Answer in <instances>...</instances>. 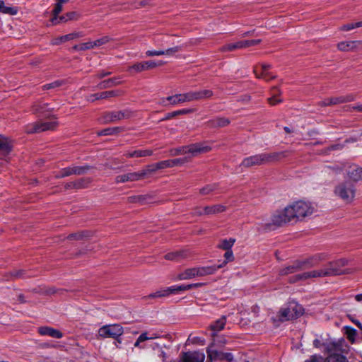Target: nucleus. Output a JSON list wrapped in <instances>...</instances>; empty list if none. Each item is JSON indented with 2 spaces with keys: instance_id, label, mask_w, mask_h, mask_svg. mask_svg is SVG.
<instances>
[{
  "instance_id": "nucleus-36",
  "label": "nucleus",
  "mask_w": 362,
  "mask_h": 362,
  "mask_svg": "<svg viewBox=\"0 0 362 362\" xmlns=\"http://www.w3.org/2000/svg\"><path fill=\"white\" fill-rule=\"evenodd\" d=\"M356 97L353 94H349L346 95H342L339 97L330 98L329 103H332V105H337L340 103H344L347 102L354 101Z\"/></svg>"
},
{
  "instance_id": "nucleus-30",
  "label": "nucleus",
  "mask_w": 362,
  "mask_h": 362,
  "mask_svg": "<svg viewBox=\"0 0 362 362\" xmlns=\"http://www.w3.org/2000/svg\"><path fill=\"white\" fill-rule=\"evenodd\" d=\"M171 168L170 160H162L154 164L148 165L146 167L148 173H154L156 170Z\"/></svg>"
},
{
  "instance_id": "nucleus-55",
  "label": "nucleus",
  "mask_w": 362,
  "mask_h": 362,
  "mask_svg": "<svg viewBox=\"0 0 362 362\" xmlns=\"http://www.w3.org/2000/svg\"><path fill=\"white\" fill-rule=\"evenodd\" d=\"M146 337L142 336L141 334L134 344V347L139 348L140 349H145V346L142 345L141 344L146 341Z\"/></svg>"
},
{
  "instance_id": "nucleus-42",
  "label": "nucleus",
  "mask_w": 362,
  "mask_h": 362,
  "mask_svg": "<svg viewBox=\"0 0 362 362\" xmlns=\"http://www.w3.org/2000/svg\"><path fill=\"white\" fill-rule=\"evenodd\" d=\"M218 188V184H209L199 189V194L202 195H208L213 194Z\"/></svg>"
},
{
  "instance_id": "nucleus-54",
  "label": "nucleus",
  "mask_w": 362,
  "mask_h": 362,
  "mask_svg": "<svg viewBox=\"0 0 362 362\" xmlns=\"http://www.w3.org/2000/svg\"><path fill=\"white\" fill-rule=\"evenodd\" d=\"M110 40V38L108 36H103L101 38L95 40L94 45H95L96 47H100L109 42Z\"/></svg>"
},
{
  "instance_id": "nucleus-26",
  "label": "nucleus",
  "mask_w": 362,
  "mask_h": 362,
  "mask_svg": "<svg viewBox=\"0 0 362 362\" xmlns=\"http://www.w3.org/2000/svg\"><path fill=\"white\" fill-rule=\"evenodd\" d=\"M38 332L42 336L47 335L56 339H61L63 337L62 332L50 327H40L38 328Z\"/></svg>"
},
{
  "instance_id": "nucleus-62",
  "label": "nucleus",
  "mask_w": 362,
  "mask_h": 362,
  "mask_svg": "<svg viewBox=\"0 0 362 362\" xmlns=\"http://www.w3.org/2000/svg\"><path fill=\"white\" fill-rule=\"evenodd\" d=\"M204 285H205L204 283L191 284L186 285V288H187V290H189V289H192V288H198V287L202 286Z\"/></svg>"
},
{
  "instance_id": "nucleus-9",
  "label": "nucleus",
  "mask_w": 362,
  "mask_h": 362,
  "mask_svg": "<svg viewBox=\"0 0 362 362\" xmlns=\"http://www.w3.org/2000/svg\"><path fill=\"white\" fill-rule=\"evenodd\" d=\"M123 333V327L118 324L104 325L101 327L98 332V337L103 339H117L118 337H120Z\"/></svg>"
},
{
  "instance_id": "nucleus-11",
  "label": "nucleus",
  "mask_w": 362,
  "mask_h": 362,
  "mask_svg": "<svg viewBox=\"0 0 362 362\" xmlns=\"http://www.w3.org/2000/svg\"><path fill=\"white\" fill-rule=\"evenodd\" d=\"M261 40H240L236 42L229 43L223 45L221 50L222 52H233L235 49H244L251 46H255L261 42Z\"/></svg>"
},
{
  "instance_id": "nucleus-19",
  "label": "nucleus",
  "mask_w": 362,
  "mask_h": 362,
  "mask_svg": "<svg viewBox=\"0 0 362 362\" xmlns=\"http://www.w3.org/2000/svg\"><path fill=\"white\" fill-rule=\"evenodd\" d=\"M164 64L163 61L156 62L154 61H146L144 62L136 63L129 67V71L141 72L148 69H153Z\"/></svg>"
},
{
  "instance_id": "nucleus-45",
  "label": "nucleus",
  "mask_w": 362,
  "mask_h": 362,
  "mask_svg": "<svg viewBox=\"0 0 362 362\" xmlns=\"http://www.w3.org/2000/svg\"><path fill=\"white\" fill-rule=\"evenodd\" d=\"M194 110L193 109H182L180 110H176L172 112H169L166 115V116L162 119V120H167L170 119L176 116L184 115V114H189L192 112Z\"/></svg>"
},
{
  "instance_id": "nucleus-53",
  "label": "nucleus",
  "mask_w": 362,
  "mask_h": 362,
  "mask_svg": "<svg viewBox=\"0 0 362 362\" xmlns=\"http://www.w3.org/2000/svg\"><path fill=\"white\" fill-rule=\"evenodd\" d=\"M172 156L184 155L187 153V146H181L175 149L171 150Z\"/></svg>"
},
{
  "instance_id": "nucleus-25",
  "label": "nucleus",
  "mask_w": 362,
  "mask_h": 362,
  "mask_svg": "<svg viewBox=\"0 0 362 362\" xmlns=\"http://www.w3.org/2000/svg\"><path fill=\"white\" fill-rule=\"evenodd\" d=\"M119 95V91L117 90H109L105 91L100 93H94L88 95L87 97V100L89 102H94L95 100L100 99H105L112 97H116Z\"/></svg>"
},
{
  "instance_id": "nucleus-59",
  "label": "nucleus",
  "mask_w": 362,
  "mask_h": 362,
  "mask_svg": "<svg viewBox=\"0 0 362 362\" xmlns=\"http://www.w3.org/2000/svg\"><path fill=\"white\" fill-rule=\"evenodd\" d=\"M147 57L160 56L164 55L163 49L160 50H148L146 52Z\"/></svg>"
},
{
  "instance_id": "nucleus-8",
  "label": "nucleus",
  "mask_w": 362,
  "mask_h": 362,
  "mask_svg": "<svg viewBox=\"0 0 362 362\" xmlns=\"http://www.w3.org/2000/svg\"><path fill=\"white\" fill-rule=\"evenodd\" d=\"M303 309L301 305L291 303L286 308H281L279 312V320L281 322L290 320L302 315Z\"/></svg>"
},
{
  "instance_id": "nucleus-22",
  "label": "nucleus",
  "mask_w": 362,
  "mask_h": 362,
  "mask_svg": "<svg viewBox=\"0 0 362 362\" xmlns=\"http://www.w3.org/2000/svg\"><path fill=\"white\" fill-rule=\"evenodd\" d=\"M204 354L200 351L185 352L181 356L182 362H204Z\"/></svg>"
},
{
  "instance_id": "nucleus-64",
  "label": "nucleus",
  "mask_w": 362,
  "mask_h": 362,
  "mask_svg": "<svg viewBox=\"0 0 362 362\" xmlns=\"http://www.w3.org/2000/svg\"><path fill=\"white\" fill-rule=\"evenodd\" d=\"M84 182H85V180H83V179H81V180L75 182L76 183L75 188L79 189V188L85 187L86 185L83 184Z\"/></svg>"
},
{
  "instance_id": "nucleus-18",
  "label": "nucleus",
  "mask_w": 362,
  "mask_h": 362,
  "mask_svg": "<svg viewBox=\"0 0 362 362\" xmlns=\"http://www.w3.org/2000/svg\"><path fill=\"white\" fill-rule=\"evenodd\" d=\"M166 101H169L173 105L186 102H192L190 92L176 94L175 95L168 96L166 98H163L160 103L163 105H167L165 103Z\"/></svg>"
},
{
  "instance_id": "nucleus-32",
  "label": "nucleus",
  "mask_w": 362,
  "mask_h": 362,
  "mask_svg": "<svg viewBox=\"0 0 362 362\" xmlns=\"http://www.w3.org/2000/svg\"><path fill=\"white\" fill-rule=\"evenodd\" d=\"M300 270H302L301 264L300 263L299 261H296V262H293L292 265H289L288 267H286L281 269L279 271V274L280 275H288L290 274L295 273Z\"/></svg>"
},
{
  "instance_id": "nucleus-58",
  "label": "nucleus",
  "mask_w": 362,
  "mask_h": 362,
  "mask_svg": "<svg viewBox=\"0 0 362 362\" xmlns=\"http://www.w3.org/2000/svg\"><path fill=\"white\" fill-rule=\"evenodd\" d=\"M182 49L181 46H175L172 48L167 49L163 50L164 55H173V54L180 52Z\"/></svg>"
},
{
  "instance_id": "nucleus-33",
  "label": "nucleus",
  "mask_w": 362,
  "mask_h": 362,
  "mask_svg": "<svg viewBox=\"0 0 362 362\" xmlns=\"http://www.w3.org/2000/svg\"><path fill=\"white\" fill-rule=\"evenodd\" d=\"M153 154V151L150 149H139L132 151H128L125 153L127 158H139L150 156Z\"/></svg>"
},
{
  "instance_id": "nucleus-3",
  "label": "nucleus",
  "mask_w": 362,
  "mask_h": 362,
  "mask_svg": "<svg viewBox=\"0 0 362 362\" xmlns=\"http://www.w3.org/2000/svg\"><path fill=\"white\" fill-rule=\"evenodd\" d=\"M293 220L292 215L288 206H286L282 210L275 211L271 216L270 222L265 223L264 228L269 230L281 227Z\"/></svg>"
},
{
  "instance_id": "nucleus-50",
  "label": "nucleus",
  "mask_w": 362,
  "mask_h": 362,
  "mask_svg": "<svg viewBox=\"0 0 362 362\" xmlns=\"http://www.w3.org/2000/svg\"><path fill=\"white\" fill-rule=\"evenodd\" d=\"M189 161V157H184V158H179L170 160V163L171 168H173V167L177 166V165H182L185 163H187Z\"/></svg>"
},
{
  "instance_id": "nucleus-1",
  "label": "nucleus",
  "mask_w": 362,
  "mask_h": 362,
  "mask_svg": "<svg viewBox=\"0 0 362 362\" xmlns=\"http://www.w3.org/2000/svg\"><path fill=\"white\" fill-rule=\"evenodd\" d=\"M313 345L317 348H322L328 356L326 358L313 356L305 362H349L346 355L349 353L350 348L344 339L325 343H321L319 339H315Z\"/></svg>"
},
{
  "instance_id": "nucleus-46",
  "label": "nucleus",
  "mask_w": 362,
  "mask_h": 362,
  "mask_svg": "<svg viewBox=\"0 0 362 362\" xmlns=\"http://www.w3.org/2000/svg\"><path fill=\"white\" fill-rule=\"evenodd\" d=\"M226 325V318L224 317L217 320L211 325L210 328L214 332H219L224 328Z\"/></svg>"
},
{
  "instance_id": "nucleus-52",
  "label": "nucleus",
  "mask_w": 362,
  "mask_h": 362,
  "mask_svg": "<svg viewBox=\"0 0 362 362\" xmlns=\"http://www.w3.org/2000/svg\"><path fill=\"white\" fill-rule=\"evenodd\" d=\"M224 257H225V260L221 264H219V265H221V268L225 267L228 262H232L234 260V256H233V251L231 250V249L226 250V252L224 254Z\"/></svg>"
},
{
  "instance_id": "nucleus-34",
  "label": "nucleus",
  "mask_w": 362,
  "mask_h": 362,
  "mask_svg": "<svg viewBox=\"0 0 362 362\" xmlns=\"http://www.w3.org/2000/svg\"><path fill=\"white\" fill-rule=\"evenodd\" d=\"M361 41H344L338 43L337 47L340 51L349 52L354 50L356 45L361 44Z\"/></svg>"
},
{
  "instance_id": "nucleus-4",
  "label": "nucleus",
  "mask_w": 362,
  "mask_h": 362,
  "mask_svg": "<svg viewBox=\"0 0 362 362\" xmlns=\"http://www.w3.org/2000/svg\"><path fill=\"white\" fill-rule=\"evenodd\" d=\"M293 220H300L311 215L314 211V208L309 202H296L288 206Z\"/></svg>"
},
{
  "instance_id": "nucleus-56",
  "label": "nucleus",
  "mask_w": 362,
  "mask_h": 362,
  "mask_svg": "<svg viewBox=\"0 0 362 362\" xmlns=\"http://www.w3.org/2000/svg\"><path fill=\"white\" fill-rule=\"evenodd\" d=\"M62 83H63V81H55L52 83L44 85L43 89L48 90V89H51V88H57V87H59L60 86H62Z\"/></svg>"
},
{
  "instance_id": "nucleus-44",
  "label": "nucleus",
  "mask_w": 362,
  "mask_h": 362,
  "mask_svg": "<svg viewBox=\"0 0 362 362\" xmlns=\"http://www.w3.org/2000/svg\"><path fill=\"white\" fill-rule=\"evenodd\" d=\"M235 242V239L229 238L220 240L218 247L224 250H230Z\"/></svg>"
},
{
  "instance_id": "nucleus-39",
  "label": "nucleus",
  "mask_w": 362,
  "mask_h": 362,
  "mask_svg": "<svg viewBox=\"0 0 362 362\" xmlns=\"http://www.w3.org/2000/svg\"><path fill=\"white\" fill-rule=\"evenodd\" d=\"M10 276L11 279H25L33 276L34 274H30V272L25 269H18L13 270L10 272Z\"/></svg>"
},
{
  "instance_id": "nucleus-13",
  "label": "nucleus",
  "mask_w": 362,
  "mask_h": 362,
  "mask_svg": "<svg viewBox=\"0 0 362 362\" xmlns=\"http://www.w3.org/2000/svg\"><path fill=\"white\" fill-rule=\"evenodd\" d=\"M185 291H187L186 285H175L151 293L149 296H146V298L165 297L172 294H177Z\"/></svg>"
},
{
  "instance_id": "nucleus-31",
  "label": "nucleus",
  "mask_w": 362,
  "mask_h": 362,
  "mask_svg": "<svg viewBox=\"0 0 362 362\" xmlns=\"http://www.w3.org/2000/svg\"><path fill=\"white\" fill-rule=\"evenodd\" d=\"M226 206L222 204H215L211 206H206L204 207L205 215H214L225 211Z\"/></svg>"
},
{
  "instance_id": "nucleus-10",
  "label": "nucleus",
  "mask_w": 362,
  "mask_h": 362,
  "mask_svg": "<svg viewBox=\"0 0 362 362\" xmlns=\"http://www.w3.org/2000/svg\"><path fill=\"white\" fill-rule=\"evenodd\" d=\"M206 354L209 360L211 362L226 361L233 362L234 360L233 355L230 352H223L211 349L209 346L206 349Z\"/></svg>"
},
{
  "instance_id": "nucleus-29",
  "label": "nucleus",
  "mask_w": 362,
  "mask_h": 362,
  "mask_svg": "<svg viewBox=\"0 0 362 362\" xmlns=\"http://www.w3.org/2000/svg\"><path fill=\"white\" fill-rule=\"evenodd\" d=\"M230 124V120L225 117H216L206 122V125L211 128L223 127Z\"/></svg>"
},
{
  "instance_id": "nucleus-38",
  "label": "nucleus",
  "mask_w": 362,
  "mask_h": 362,
  "mask_svg": "<svg viewBox=\"0 0 362 362\" xmlns=\"http://www.w3.org/2000/svg\"><path fill=\"white\" fill-rule=\"evenodd\" d=\"M194 277H197V269L196 267H192L188 268L185 269L184 272L180 273L178 274L177 279L179 280H187Z\"/></svg>"
},
{
  "instance_id": "nucleus-40",
  "label": "nucleus",
  "mask_w": 362,
  "mask_h": 362,
  "mask_svg": "<svg viewBox=\"0 0 362 362\" xmlns=\"http://www.w3.org/2000/svg\"><path fill=\"white\" fill-rule=\"evenodd\" d=\"M52 110H53V108L49 107L47 103H44L42 102L35 103L33 105V111L35 114L45 113V112Z\"/></svg>"
},
{
  "instance_id": "nucleus-28",
  "label": "nucleus",
  "mask_w": 362,
  "mask_h": 362,
  "mask_svg": "<svg viewBox=\"0 0 362 362\" xmlns=\"http://www.w3.org/2000/svg\"><path fill=\"white\" fill-rule=\"evenodd\" d=\"M189 92L192 102L209 98L213 95L212 90L208 89Z\"/></svg>"
},
{
  "instance_id": "nucleus-63",
  "label": "nucleus",
  "mask_w": 362,
  "mask_h": 362,
  "mask_svg": "<svg viewBox=\"0 0 362 362\" xmlns=\"http://www.w3.org/2000/svg\"><path fill=\"white\" fill-rule=\"evenodd\" d=\"M194 214H195L197 216L205 215L204 208H201V207H198V206L195 207L194 209Z\"/></svg>"
},
{
  "instance_id": "nucleus-7",
  "label": "nucleus",
  "mask_w": 362,
  "mask_h": 362,
  "mask_svg": "<svg viewBox=\"0 0 362 362\" xmlns=\"http://www.w3.org/2000/svg\"><path fill=\"white\" fill-rule=\"evenodd\" d=\"M346 259H339L336 261L329 262L325 267L328 276H339L351 274L353 272L351 269H343L348 264Z\"/></svg>"
},
{
  "instance_id": "nucleus-2",
  "label": "nucleus",
  "mask_w": 362,
  "mask_h": 362,
  "mask_svg": "<svg viewBox=\"0 0 362 362\" xmlns=\"http://www.w3.org/2000/svg\"><path fill=\"white\" fill-rule=\"evenodd\" d=\"M287 151L272 152V153H262L251 156L244 158L240 164V166L245 168H251L255 165H267L272 163L279 161L281 158L288 156Z\"/></svg>"
},
{
  "instance_id": "nucleus-23",
  "label": "nucleus",
  "mask_w": 362,
  "mask_h": 362,
  "mask_svg": "<svg viewBox=\"0 0 362 362\" xmlns=\"http://www.w3.org/2000/svg\"><path fill=\"white\" fill-rule=\"evenodd\" d=\"M11 150V144L8 139L0 135V160H7L9 153Z\"/></svg>"
},
{
  "instance_id": "nucleus-48",
  "label": "nucleus",
  "mask_w": 362,
  "mask_h": 362,
  "mask_svg": "<svg viewBox=\"0 0 362 362\" xmlns=\"http://www.w3.org/2000/svg\"><path fill=\"white\" fill-rule=\"evenodd\" d=\"M254 73H255V74L257 78H264L266 81H269L270 79H274V78H276L275 75H272L269 72H268V71H266L264 73L263 71L262 70V76H259V69H258L257 66H256L254 69Z\"/></svg>"
},
{
  "instance_id": "nucleus-49",
  "label": "nucleus",
  "mask_w": 362,
  "mask_h": 362,
  "mask_svg": "<svg viewBox=\"0 0 362 362\" xmlns=\"http://www.w3.org/2000/svg\"><path fill=\"white\" fill-rule=\"evenodd\" d=\"M346 334L347 339L351 341V344L355 342V338L356 336V330L350 327H345Z\"/></svg>"
},
{
  "instance_id": "nucleus-60",
  "label": "nucleus",
  "mask_w": 362,
  "mask_h": 362,
  "mask_svg": "<svg viewBox=\"0 0 362 362\" xmlns=\"http://www.w3.org/2000/svg\"><path fill=\"white\" fill-rule=\"evenodd\" d=\"M66 18L69 21H74L78 20L79 18V14L75 11H71L66 13Z\"/></svg>"
},
{
  "instance_id": "nucleus-12",
  "label": "nucleus",
  "mask_w": 362,
  "mask_h": 362,
  "mask_svg": "<svg viewBox=\"0 0 362 362\" xmlns=\"http://www.w3.org/2000/svg\"><path fill=\"white\" fill-rule=\"evenodd\" d=\"M131 116L130 112L127 110L124 111H113L105 112L103 117H101L99 120L101 123L107 124L110 122H114L116 121H119L123 119L124 118H128Z\"/></svg>"
},
{
  "instance_id": "nucleus-16",
  "label": "nucleus",
  "mask_w": 362,
  "mask_h": 362,
  "mask_svg": "<svg viewBox=\"0 0 362 362\" xmlns=\"http://www.w3.org/2000/svg\"><path fill=\"white\" fill-rule=\"evenodd\" d=\"M89 166H72L64 168L61 170L56 177L58 178L65 177L71 175H83L85 174L88 170Z\"/></svg>"
},
{
  "instance_id": "nucleus-24",
  "label": "nucleus",
  "mask_w": 362,
  "mask_h": 362,
  "mask_svg": "<svg viewBox=\"0 0 362 362\" xmlns=\"http://www.w3.org/2000/svg\"><path fill=\"white\" fill-rule=\"evenodd\" d=\"M221 268V265H209L204 267H197V277H202L215 274L218 269Z\"/></svg>"
},
{
  "instance_id": "nucleus-5",
  "label": "nucleus",
  "mask_w": 362,
  "mask_h": 362,
  "mask_svg": "<svg viewBox=\"0 0 362 362\" xmlns=\"http://www.w3.org/2000/svg\"><path fill=\"white\" fill-rule=\"evenodd\" d=\"M334 193L345 202L350 203L354 199L356 187L351 181H344L336 186Z\"/></svg>"
},
{
  "instance_id": "nucleus-20",
  "label": "nucleus",
  "mask_w": 362,
  "mask_h": 362,
  "mask_svg": "<svg viewBox=\"0 0 362 362\" xmlns=\"http://www.w3.org/2000/svg\"><path fill=\"white\" fill-rule=\"evenodd\" d=\"M346 174L353 183L362 180V168L357 165L352 164L346 169Z\"/></svg>"
},
{
  "instance_id": "nucleus-15",
  "label": "nucleus",
  "mask_w": 362,
  "mask_h": 362,
  "mask_svg": "<svg viewBox=\"0 0 362 362\" xmlns=\"http://www.w3.org/2000/svg\"><path fill=\"white\" fill-rule=\"evenodd\" d=\"M147 175V170L143 169L139 172L129 173L124 175H117L115 177L117 183H123L126 182H134L144 179Z\"/></svg>"
},
{
  "instance_id": "nucleus-43",
  "label": "nucleus",
  "mask_w": 362,
  "mask_h": 362,
  "mask_svg": "<svg viewBox=\"0 0 362 362\" xmlns=\"http://www.w3.org/2000/svg\"><path fill=\"white\" fill-rule=\"evenodd\" d=\"M122 130V129L119 127H108L98 132L97 134L98 136L114 135L119 133Z\"/></svg>"
},
{
  "instance_id": "nucleus-61",
  "label": "nucleus",
  "mask_w": 362,
  "mask_h": 362,
  "mask_svg": "<svg viewBox=\"0 0 362 362\" xmlns=\"http://www.w3.org/2000/svg\"><path fill=\"white\" fill-rule=\"evenodd\" d=\"M354 28H356L354 26V23H348V24L344 25L341 28V30H344V31H349V30H351Z\"/></svg>"
},
{
  "instance_id": "nucleus-57",
  "label": "nucleus",
  "mask_w": 362,
  "mask_h": 362,
  "mask_svg": "<svg viewBox=\"0 0 362 362\" xmlns=\"http://www.w3.org/2000/svg\"><path fill=\"white\" fill-rule=\"evenodd\" d=\"M13 11V8L6 6L4 2L3 1H0V12L4 13L13 14L14 13Z\"/></svg>"
},
{
  "instance_id": "nucleus-17",
  "label": "nucleus",
  "mask_w": 362,
  "mask_h": 362,
  "mask_svg": "<svg viewBox=\"0 0 362 362\" xmlns=\"http://www.w3.org/2000/svg\"><path fill=\"white\" fill-rule=\"evenodd\" d=\"M187 153L189 159L192 157L198 156L200 154L207 153L211 151V147L205 143H196L187 146Z\"/></svg>"
},
{
  "instance_id": "nucleus-51",
  "label": "nucleus",
  "mask_w": 362,
  "mask_h": 362,
  "mask_svg": "<svg viewBox=\"0 0 362 362\" xmlns=\"http://www.w3.org/2000/svg\"><path fill=\"white\" fill-rule=\"evenodd\" d=\"M142 336L146 337V341L147 340H153L156 339H158L161 337V334L158 332H145L141 333Z\"/></svg>"
},
{
  "instance_id": "nucleus-37",
  "label": "nucleus",
  "mask_w": 362,
  "mask_h": 362,
  "mask_svg": "<svg viewBox=\"0 0 362 362\" xmlns=\"http://www.w3.org/2000/svg\"><path fill=\"white\" fill-rule=\"evenodd\" d=\"M121 83L119 78H112L104 80L97 86L99 89H105L117 86Z\"/></svg>"
},
{
  "instance_id": "nucleus-27",
  "label": "nucleus",
  "mask_w": 362,
  "mask_h": 362,
  "mask_svg": "<svg viewBox=\"0 0 362 362\" xmlns=\"http://www.w3.org/2000/svg\"><path fill=\"white\" fill-rule=\"evenodd\" d=\"M83 35L82 34V33H80V32L69 33V34H67V35H65L63 36H60V37L54 38L52 40V44L54 45H58L62 42L69 41V40H73L74 39L81 37Z\"/></svg>"
},
{
  "instance_id": "nucleus-41",
  "label": "nucleus",
  "mask_w": 362,
  "mask_h": 362,
  "mask_svg": "<svg viewBox=\"0 0 362 362\" xmlns=\"http://www.w3.org/2000/svg\"><path fill=\"white\" fill-rule=\"evenodd\" d=\"M186 256L187 254L185 250H179L166 254L165 255V259L167 260H178L181 258L185 257Z\"/></svg>"
},
{
  "instance_id": "nucleus-21",
  "label": "nucleus",
  "mask_w": 362,
  "mask_h": 362,
  "mask_svg": "<svg viewBox=\"0 0 362 362\" xmlns=\"http://www.w3.org/2000/svg\"><path fill=\"white\" fill-rule=\"evenodd\" d=\"M326 256L323 253L315 255L305 260L299 261L301 264V268L303 269H309L317 266L321 261L325 259Z\"/></svg>"
},
{
  "instance_id": "nucleus-47",
  "label": "nucleus",
  "mask_w": 362,
  "mask_h": 362,
  "mask_svg": "<svg viewBox=\"0 0 362 362\" xmlns=\"http://www.w3.org/2000/svg\"><path fill=\"white\" fill-rule=\"evenodd\" d=\"M63 5L59 4L58 1L55 4L54 8L52 11V18L51 19V21L53 24H57L58 22H57L58 19V15L59 13L62 11Z\"/></svg>"
},
{
  "instance_id": "nucleus-14",
  "label": "nucleus",
  "mask_w": 362,
  "mask_h": 362,
  "mask_svg": "<svg viewBox=\"0 0 362 362\" xmlns=\"http://www.w3.org/2000/svg\"><path fill=\"white\" fill-rule=\"evenodd\" d=\"M327 276V273L326 271V268H323L319 270H313L310 272H306L300 274L295 275L291 277L289 281L291 283H295L301 280H306L310 278H317V277H326Z\"/></svg>"
},
{
  "instance_id": "nucleus-6",
  "label": "nucleus",
  "mask_w": 362,
  "mask_h": 362,
  "mask_svg": "<svg viewBox=\"0 0 362 362\" xmlns=\"http://www.w3.org/2000/svg\"><path fill=\"white\" fill-rule=\"evenodd\" d=\"M58 125L55 118L49 121L40 120L25 126V131L28 134L40 133L45 131L54 130Z\"/></svg>"
},
{
  "instance_id": "nucleus-35",
  "label": "nucleus",
  "mask_w": 362,
  "mask_h": 362,
  "mask_svg": "<svg viewBox=\"0 0 362 362\" xmlns=\"http://www.w3.org/2000/svg\"><path fill=\"white\" fill-rule=\"evenodd\" d=\"M281 90L279 89L278 87L274 86L271 89V95L272 96L270 98H268V102L271 105H276L279 103H280L282 100L279 98V96L281 95Z\"/></svg>"
}]
</instances>
